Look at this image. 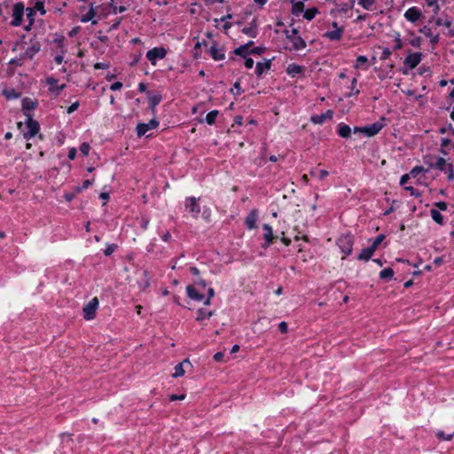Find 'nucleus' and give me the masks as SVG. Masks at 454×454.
I'll use <instances>...</instances> for the list:
<instances>
[{
    "mask_svg": "<svg viewBox=\"0 0 454 454\" xmlns=\"http://www.w3.org/2000/svg\"><path fill=\"white\" fill-rule=\"evenodd\" d=\"M425 163H427L429 168H436L448 174V180L454 179V170L451 163H448L443 158L436 157L433 158L427 156L424 158Z\"/></svg>",
    "mask_w": 454,
    "mask_h": 454,
    "instance_id": "nucleus-1",
    "label": "nucleus"
},
{
    "mask_svg": "<svg viewBox=\"0 0 454 454\" xmlns=\"http://www.w3.org/2000/svg\"><path fill=\"white\" fill-rule=\"evenodd\" d=\"M26 126L27 130L24 132L23 137L25 139L29 140L34 137L40 130V124L37 121L33 119V115L30 113H25Z\"/></svg>",
    "mask_w": 454,
    "mask_h": 454,
    "instance_id": "nucleus-2",
    "label": "nucleus"
},
{
    "mask_svg": "<svg viewBox=\"0 0 454 454\" xmlns=\"http://www.w3.org/2000/svg\"><path fill=\"white\" fill-rule=\"evenodd\" d=\"M354 238L351 234L347 233L341 235L337 239V245L345 254V256L351 254L353 250Z\"/></svg>",
    "mask_w": 454,
    "mask_h": 454,
    "instance_id": "nucleus-3",
    "label": "nucleus"
},
{
    "mask_svg": "<svg viewBox=\"0 0 454 454\" xmlns=\"http://www.w3.org/2000/svg\"><path fill=\"white\" fill-rule=\"evenodd\" d=\"M286 37L293 43V47L294 50H302L306 47L305 41L298 35V30L296 28H293L289 33L288 30L286 31Z\"/></svg>",
    "mask_w": 454,
    "mask_h": 454,
    "instance_id": "nucleus-4",
    "label": "nucleus"
},
{
    "mask_svg": "<svg viewBox=\"0 0 454 454\" xmlns=\"http://www.w3.org/2000/svg\"><path fill=\"white\" fill-rule=\"evenodd\" d=\"M98 307V299L94 297L83 308V317L86 320H91L96 317V311Z\"/></svg>",
    "mask_w": 454,
    "mask_h": 454,
    "instance_id": "nucleus-5",
    "label": "nucleus"
},
{
    "mask_svg": "<svg viewBox=\"0 0 454 454\" xmlns=\"http://www.w3.org/2000/svg\"><path fill=\"white\" fill-rule=\"evenodd\" d=\"M385 118H382L380 121H375L370 125L361 127V133H364L367 137H373L378 134L384 127Z\"/></svg>",
    "mask_w": 454,
    "mask_h": 454,
    "instance_id": "nucleus-6",
    "label": "nucleus"
},
{
    "mask_svg": "<svg viewBox=\"0 0 454 454\" xmlns=\"http://www.w3.org/2000/svg\"><path fill=\"white\" fill-rule=\"evenodd\" d=\"M24 14V4L20 2L16 3L13 6L12 10V20L11 21V25L13 27H19L22 23Z\"/></svg>",
    "mask_w": 454,
    "mask_h": 454,
    "instance_id": "nucleus-7",
    "label": "nucleus"
},
{
    "mask_svg": "<svg viewBox=\"0 0 454 454\" xmlns=\"http://www.w3.org/2000/svg\"><path fill=\"white\" fill-rule=\"evenodd\" d=\"M167 51L163 47H155L146 53L147 59L154 65L157 59H162L166 57Z\"/></svg>",
    "mask_w": 454,
    "mask_h": 454,
    "instance_id": "nucleus-8",
    "label": "nucleus"
},
{
    "mask_svg": "<svg viewBox=\"0 0 454 454\" xmlns=\"http://www.w3.org/2000/svg\"><path fill=\"white\" fill-rule=\"evenodd\" d=\"M198 199L195 197H188L184 203L185 209L193 214V217L197 218L200 213V207L198 203Z\"/></svg>",
    "mask_w": 454,
    "mask_h": 454,
    "instance_id": "nucleus-9",
    "label": "nucleus"
},
{
    "mask_svg": "<svg viewBox=\"0 0 454 454\" xmlns=\"http://www.w3.org/2000/svg\"><path fill=\"white\" fill-rule=\"evenodd\" d=\"M422 54L420 52L410 53L405 58L403 64L410 69L415 68L421 61Z\"/></svg>",
    "mask_w": 454,
    "mask_h": 454,
    "instance_id": "nucleus-10",
    "label": "nucleus"
},
{
    "mask_svg": "<svg viewBox=\"0 0 454 454\" xmlns=\"http://www.w3.org/2000/svg\"><path fill=\"white\" fill-rule=\"evenodd\" d=\"M208 53L213 59L218 61L225 59V53L223 47H219L218 44L214 42L208 49Z\"/></svg>",
    "mask_w": 454,
    "mask_h": 454,
    "instance_id": "nucleus-11",
    "label": "nucleus"
},
{
    "mask_svg": "<svg viewBox=\"0 0 454 454\" xmlns=\"http://www.w3.org/2000/svg\"><path fill=\"white\" fill-rule=\"evenodd\" d=\"M159 121L155 119H152L147 123H138L137 126V134L140 137L144 136L149 129L157 128Z\"/></svg>",
    "mask_w": 454,
    "mask_h": 454,
    "instance_id": "nucleus-12",
    "label": "nucleus"
},
{
    "mask_svg": "<svg viewBox=\"0 0 454 454\" xmlns=\"http://www.w3.org/2000/svg\"><path fill=\"white\" fill-rule=\"evenodd\" d=\"M422 16L421 11L418 7H411L404 12V18L411 22L415 23Z\"/></svg>",
    "mask_w": 454,
    "mask_h": 454,
    "instance_id": "nucleus-13",
    "label": "nucleus"
},
{
    "mask_svg": "<svg viewBox=\"0 0 454 454\" xmlns=\"http://www.w3.org/2000/svg\"><path fill=\"white\" fill-rule=\"evenodd\" d=\"M333 112L332 110H327L325 113L317 115H312L310 117V121L314 124H323L326 120H331L333 118Z\"/></svg>",
    "mask_w": 454,
    "mask_h": 454,
    "instance_id": "nucleus-14",
    "label": "nucleus"
},
{
    "mask_svg": "<svg viewBox=\"0 0 454 454\" xmlns=\"http://www.w3.org/2000/svg\"><path fill=\"white\" fill-rule=\"evenodd\" d=\"M187 296L196 301H202L204 294H200L195 287V286L189 285L186 286Z\"/></svg>",
    "mask_w": 454,
    "mask_h": 454,
    "instance_id": "nucleus-15",
    "label": "nucleus"
},
{
    "mask_svg": "<svg viewBox=\"0 0 454 454\" xmlns=\"http://www.w3.org/2000/svg\"><path fill=\"white\" fill-rule=\"evenodd\" d=\"M37 105H38V103L36 100H33L29 98H24L22 99L23 114H25V113H30V111H32L37 107Z\"/></svg>",
    "mask_w": 454,
    "mask_h": 454,
    "instance_id": "nucleus-16",
    "label": "nucleus"
},
{
    "mask_svg": "<svg viewBox=\"0 0 454 454\" xmlns=\"http://www.w3.org/2000/svg\"><path fill=\"white\" fill-rule=\"evenodd\" d=\"M262 229L264 231L263 236L266 241V244L263 245V247H267L273 242L275 237L273 235L272 228L268 223L263 224Z\"/></svg>",
    "mask_w": 454,
    "mask_h": 454,
    "instance_id": "nucleus-17",
    "label": "nucleus"
},
{
    "mask_svg": "<svg viewBox=\"0 0 454 454\" xmlns=\"http://www.w3.org/2000/svg\"><path fill=\"white\" fill-rule=\"evenodd\" d=\"M421 34L425 35L427 37L430 39V43L432 44H436L439 42V35H433L432 30L429 27L424 26L423 27L419 28V30Z\"/></svg>",
    "mask_w": 454,
    "mask_h": 454,
    "instance_id": "nucleus-18",
    "label": "nucleus"
},
{
    "mask_svg": "<svg viewBox=\"0 0 454 454\" xmlns=\"http://www.w3.org/2000/svg\"><path fill=\"white\" fill-rule=\"evenodd\" d=\"M271 67V60H266L265 62H258L255 66L254 73L257 76H261L265 71L270 70Z\"/></svg>",
    "mask_w": 454,
    "mask_h": 454,
    "instance_id": "nucleus-19",
    "label": "nucleus"
},
{
    "mask_svg": "<svg viewBox=\"0 0 454 454\" xmlns=\"http://www.w3.org/2000/svg\"><path fill=\"white\" fill-rule=\"evenodd\" d=\"M343 32V27H337V29H334L333 31H327L325 34V36L331 41H339L342 37Z\"/></svg>",
    "mask_w": 454,
    "mask_h": 454,
    "instance_id": "nucleus-20",
    "label": "nucleus"
},
{
    "mask_svg": "<svg viewBox=\"0 0 454 454\" xmlns=\"http://www.w3.org/2000/svg\"><path fill=\"white\" fill-rule=\"evenodd\" d=\"M46 82L50 86L49 90L55 91L57 95L66 87L65 84L58 86V80L53 77L47 78Z\"/></svg>",
    "mask_w": 454,
    "mask_h": 454,
    "instance_id": "nucleus-21",
    "label": "nucleus"
},
{
    "mask_svg": "<svg viewBox=\"0 0 454 454\" xmlns=\"http://www.w3.org/2000/svg\"><path fill=\"white\" fill-rule=\"evenodd\" d=\"M256 221H257V213H256V210H252L248 215L247 216L246 220H245V223L247 225V227L249 229V230H252L254 228H255V223H256Z\"/></svg>",
    "mask_w": 454,
    "mask_h": 454,
    "instance_id": "nucleus-22",
    "label": "nucleus"
},
{
    "mask_svg": "<svg viewBox=\"0 0 454 454\" xmlns=\"http://www.w3.org/2000/svg\"><path fill=\"white\" fill-rule=\"evenodd\" d=\"M98 8H99V6H95L94 4L91 3L90 4L89 12L81 18V21L88 22L90 20H92V19L95 17L96 13H97V10Z\"/></svg>",
    "mask_w": 454,
    "mask_h": 454,
    "instance_id": "nucleus-23",
    "label": "nucleus"
},
{
    "mask_svg": "<svg viewBox=\"0 0 454 454\" xmlns=\"http://www.w3.org/2000/svg\"><path fill=\"white\" fill-rule=\"evenodd\" d=\"M303 71V67L299 66L295 63L289 64L286 67V73L292 77L296 76L297 74H301Z\"/></svg>",
    "mask_w": 454,
    "mask_h": 454,
    "instance_id": "nucleus-24",
    "label": "nucleus"
},
{
    "mask_svg": "<svg viewBox=\"0 0 454 454\" xmlns=\"http://www.w3.org/2000/svg\"><path fill=\"white\" fill-rule=\"evenodd\" d=\"M214 315V311L200 308L197 310L196 321L201 322L205 318H210Z\"/></svg>",
    "mask_w": 454,
    "mask_h": 454,
    "instance_id": "nucleus-25",
    "label": "nucleus"
},
{
    "mask_svg": "<svg viewBox=\"0 0 454 454\" xmlns=\"http://www.w3.org/2000/svg\"><path fill=\"white\" fill-rule=\"evenodd\" d=\"M374 250L369 247L361 251V253L357 255V260L359 261H369L374 254Z\"/></svg>",
    "mask_w": 454,
    "mask_h": 454,
    "instance_id": "nucleus-26",
    "label": "nucleus"
},
{
    "mask_svg": "<svg viewBox=\"0 0 454 454\" xmlns=\"http://www.w3.org/2000/svg\"><path fill=\"white\" fill-rule=\"evenodd\" d=\"M338 134L343 138H348L351 135V129L345 123L339 124Z\"/></svg>",
    "mask_w": 454,
    "mask_h": 454,
    "instance_id": "nucleus-27",
    "label": "nucleus"
},
{
    "mask_svg": "<svg viewBox=\"0 0 454 454\" xmlns=\"http://www.w3.org/2000/svg\"><path fill=\"white\" fill-rule=\"evenodd\" d=\"M160 100H161V96L160 94H155V95L149 94L148 104H149V107L152 109L153 112H154L156 106L160 104Z\"/></svg>",
    "mask_w": 454,
    "mask_h": 454,
    "instance_id": "nucleus-28",
    "label": "nucleus"
},
{
    "mask_svg": "<svg viewBox=\"0 0 454 454\" xmlns=\"http://www.w3.org/2000/svg\"><path fill=\"white\" fill-rule=\"evenodd\" d=\"M293 6H292V13L294 16H299L301 12H304V3L302 1H292Z\"/></svg>",
    "mask_w": 454,
    "mask_h": 454,
    "instance_id": "nucleus-29",
    "label": "nucleus"
},
{
    "mask_svg": "<svg viewBox=\"0 0 454 454\" xmlns=\"http://www.w3.org/2000/svg\"><path fill=\"white\" fill-rule=\"evenodd\" d=\"M4 96L8 99H16L20 97V93L17 92L14 89H6L3 91Z\"/></svg>",
    "mask_w": 454,
    "mask_h": 454,
    "instance_id": "nucleus-30",
    "label": "nucleus"
},
{
    "mask_svg": "<svg viewBox=\"0 0 454 454\" xmlns=\"http://www.w3.org/2000/svg\"><path fill=\"white\" fill-rule=\"evenodd\" d=\"M430 215L435 223H437L440 225H443V216L442 215L439 210L433 208L430 211Z\"/></svg>",
    "mask_w": 454,
    "mask_h": 454,
    "instance_id": "nucleus-31",
    "label": "nucleus"
},
{
    "mask_svg": "<svg viewBox=\"0 0 454 454\" xmlns=\"http://www.w3.org/2000/svg\"><path fill=\"white\" fill-rule=\"evenodd\" d=\"M394 277V270L392 268H385L380 272V278L381 279L391 280Z\"/></svg>",
    "mask_w": 454,
    "mask_h": 454,
    "instance_id": "nucleus-32",
    "label": "nucleus"
},
{
    "mask_svg": "<svg viewBox=\"0 0 454 454\" xmlns=\"http://www.w3.org/2000/svg\"><path fill=\"white\" fill-rule=\"evenodd\" d=\"M184 363H189V361L186 359L184 362L179 363L175 366V368H174L175 372L173 374L174 377H181L184 374V372H185V371L184 369Z\"/></svg>",
    "mask_w": 454,
    "mask_h": 454,
    "instance_id": "nucleus-33",
    "label": "nucleus"
},
{
    "mask_svg": "<svg viewBox=\"0 0 454 454\" xmlns=\"http://www.w3.org/2000/svg\"><path fill=\"white\" fill-rule=\"evenodd\" d=\"M235 55H239L243 58H247L248 54H250V50L247 48V46L240 45L239 47L236 48L233 51Z\"/></svg>",
    "mask_w": 454,
    "mask_h": 454,
    "instance_id": "nucleus-34",
    "label": "nucleus"
},
{
    "mask_svg": "<svg viewBox=\"0 0 454 454\" xmlns=\"http://www.w3.org/2000/svg\"><path fill=\"white\" fill-rule=\"evenodd\" d=\"M309 175L312 176H317L320 180L325 179L328 175V171L325 169L317 170V169H311L309 171Z\"/></svg>",
    "mask_w": 454,
    "mask_h": 454,
    "instance_id": "nucleus-35",
    "label": "nucleus"
},
{
    "mask_svg": "<svg viewBox=\"0 0 454 454\" xmlns=\"http://www.w3.org/2000/svg\"><path fill=\"white\" fill-rule=\"evenodd\" d=\"M317 12L318 10L316 7L309 8L304 12L303 17L307 20H312Z\"/></svg>",
    "mask_w": 454,
    "mask_h": 454,
    "instance_id": "nucleus-36",
    "label": "nucleus"
},
{
    "mask_svg": "<svg viewBox=\"0 0 454 454\" xmlns=\"http://www.w3.org/2000/svg\"><path fill=\"white\" fill-rule=\"evenodd\" d=\"M218 114H219V112L217 110L210 111L206 115V121H207V123L209 124V125H213L215 122V119H216Z\"/></svg>",
    "mask_w": 454,
    "mask_h": 454,
    "instance_id": "nucleus-37",
    "label": "nucleus"
},
{
    "mask_svg": "<svg viewBox=\"0 0 454 454\" xmlns=\"http://www.w3.org/2000/svg\"><path fill=\"white\" fill-rule=\"evenodd\" d=\"M142 275H143V278H142V283H141V289L145 290L146 288H148L150 286V277H149V273L147 270H144Z\"/></svg>",
    "mask_w": 454,
    "mask_h": 454,
    "instance_id": "nucleus-38",
    "label": "nucleus"
},
{
    "mask_svg": "<svg viewBox=\"0 0 454 454\" xmlns=\"http://www.w3.org/2000/svg\"><path fill=\"white\" fill-rule=\"evenodd\" d=\"M40 50L39 46L32 45L28 47L25 51V56L28 59H32L35 53H37Z\"/></svg>",
    "mask_w": 454,
    "mask_h": 454,
    "instance_id": "nucleus-39",
    "label": "nucleus"
},
{
    "mask_svg": "<svg viewBox=\"0 0 454 454\" xmlns=\"http://www.w3.org/2000/svg\"><path fill=\"white\" fill-rule=\"evenodd\" d=\"M242 32L250 36V37H255L256 36V30H255V26H249V27H245L243 29H242Z\"/></svg>",
    "mask_w": 454,
    "mask_h": 454,
    "instance_id": "nucleus-40",
    "label": "nucleus"
},
{
    "mask_svg": "<svg viewBox=\"0 0 454 454\" xmlns=\"http://www.w3.org/2000/svg\"><path fill=\"white\" fill-rule=\"evenodd\" d=\"M375 3L376 0H358V4L362 5L365 10H372Z\"/></svg>",
    "mask_w": 454,
    "mask_h": 454,
    "instance_id": "nucleus-41",
    "label": "nucleus"
},
{
    "mask_svg": "<svg viewBox=\"0 0 454 454\" xmlns=\"http://www.w3.org/2000/svg\"><path fill=\"white\" fill-rule=\"evenodd\" d=\"M385 235L380 234L377 236L374 240L372 241V244L370 246L374 251L378 248V247L381 244V242L384 240Z\"/></svg>",
    "mask_w": 454,
    "mask_h": 454,
    "instance_id": "nucleus-42",
    "label": "nucleus"
},
{
    "mask_svg": "<svg viewBox=\"0 0 454 454\" xmlns=\"http://www.w3.org/2000/svg\"><path fill=\"white\" fill-rule=\"evenodd\" d=\"M368 62L367 57L364 55H360L356 59L355 67L360 68L363 65H365Z\"/></svg>",
    "mask_w": 454,
    "mask_h": 454,
    "instance_id": "nucleus-43",
    "label": "nucleus"
},
{
    "mask_svg": "<svg viewBox=\"0 0 454 454\" xmlns=\"http://www.w3.org/2000/svg\"><path fill=\"white\" fill-rule=\"evenodd\" d=\"M34 11H38L42 15H44L46 11L44 9V4L42 1H36L34 5Z\"/></svg>",
    "mask_w": 454,
    "mask_h": 454,
    "instance_id": "nucleus-44",
    "label": "nucleus"
},
{
    "mask_svg": "<svg viewBox=\"0 0 454 454\" xmlns=\"http://www.w3.org/2000/svg\"><path fill=\"white\" fill-rule=\"evenodd\" d=\"M421 172H427V169H425L421 166H416L411 170L410 175L416 177Z\"/></svg>",
    "mask_w": 454,
    "mask_h": 454,
    "instance_id": "nucleus-45",
    "label": "nucleus"
},
{
    "mask_svg": "<svg viewBox=\"0 0 454 454\" xmlns=\"http://www.w3.org/2000/svg\"><path fill=\"white\" fill-rule=\"evenodd\" d=\"M34 15H35L34 9L27 8V19L29 20V25L26 27V30H28L29 26H31L34 23Z\"/></svg>",
    "mask_w": 454,
    "mask_h": 454,
    "instance_id": "nucleus-46",
    "label": "nucleus"
},
{
    "mask_svg": "<svg viewBox=\"0 0 454 454\" xmlns=\"http://www.w3.org/2000/svg\"><path fill=\"white\" fill-rule=\"evenodd\" d=\"M436 437L440 440H443V441H450L453 437V434H445L444 432L442 431H438L436 433Z\"/></svg>",
    "mask_w": 454,
    "mask_h": 454,
    "instance_id": "nucleus-47",
    "label": "nucleus"
},
{
    "mask_svg": "<svg viewBox=\"0 0 454 454\" xmlns=\"http://www.w3.org/2000/svg\"><path fill=\"white\" fill-rule=\"evenodd\" d=\"M215 296V290L213 288H208L207 289V299L203 301V303L205 305H209L211 303V299Z\"/></svg>",
    "mask_w": 454,
    "mask_h": 454,
    "instance_id": "nucleus-48",
    "label": "nucleus"
},
{
    "mask_svg": "<svg viewBox=\"0 0 454 454\" xmlns=\"http://www.w3.org/2000/svg\"><path fill=\"white\" fill-rule=\"evenodd\" d=\"M90 146L88 143H82L80 146V152L84 155H89Z\"/></svg>",
    "mask_w": 454,
    "mask_h": 454,
    "instance_id": "nucleus-49",
    "label": "nucleus"
},
{
    "mask_svg": "<svg viewBox=\"0 0 454 454\" xmlns=\"http://www.w3.org/2000/svg\"><path fill=\"white\" fill-rule=\"evenodd\" d=\"M110 6H111V8L113 9V12H114V13H117V12H124L127 10V8H126L125 6H122V5H121V6H116V5H114V4H113V1L111 2Z\"/></svg>",
    "mask_w": 454,
    "mask_h": 454,
    "instance_id": "nucleus-50",
    "label": "nucleus"
},
{
    "mask_svg": "<svg viewBox=\"0 0 454 454\" xmlns=\"http://www.w3.org/2000/svg\"><path fill=\"white\" fill-rule=\"evenodd\" d=\"M115 248H116V245H114V244L107 245L106 249L104 250L105 255H106V256L111 255L114 252Z\"/></svg>",
    "mask_w": 454,
    "mask_h": 454,
    "instance_id": "nucleus-51",
    "label": "nucleus"
},
{
    "mask_svg": "<svg viewBox=\"0 0 454 454\" xmlns=\"http://www.w3.org/2000/svg\"><path fill=\"white\" fill-rule=\"evenodd\" d=\"M93 183V180H85L82 186L76 187V192H80L84 189L89 188Z\"/></svg>",
    "mask_w": 454,
    "mask_h": 454,
    "instance_id": "nucleus-52",
    "label": "nucleus"
},
{
    "mask_svg": "<svg viewBox=\"0 0 454 454\" xmlns=\"http://www.w3.org/2000/svg\"><path fill=\"white\" fill-rule=\"evenodd\" d=\"M422 43V39L419 36L414 37L411 40L410 43L415 48H420Z\"/></svg>",
    "mask_w": 454,
    "mask_h": 454,
    "instance_id": "nucleus-53",
    "label": "nucleus"
},
{
    "mask_svg": "<svg viewBox=\"0 0 454 454\" xmlns=\"http://www.w3.org/2000/svg\"><path fill=\"white\" fill-rule=\"evenodd\" d=\"M264 51H265V48L259 46V47H254V48L251 49L250 54L261 55Z\"/></svg>",
    "mask_w": 454,
    "mask_h": 454,
    "instance_id": "nucleus-54",
    "label": "nucleus"
},
{
    "mask_svg": "<svg viewBox=\"0 0 454 454\" xmlns=\"http://www.w3.org/2000/svg\"><path fill=\"white\" fill-rule=\"evenodd\" d=\"M436 26H444L446 27H450L451 26V21L450 20H446L445 21H442V19H437L435 20Z\"/></svg>",
    "mask_w": 454,
    "mask_h": 454,
    "instance_id": "nucleus-55",
    "label": "nucleus"
},
{
    "mask_svg": "<svg viewBox=\"0 0 454 454\" xmlns=\"http://www.w3.org/2000/svg\"><path fill=\"white\" fill-rule=\"evenodd\" d=\"M231 91L233 94H240L242 92L241 86L239 82H236L233 85V88H231Z\"/></svg>",
    "mask_w": 454,
    "mask_h": 454,
    "instance_id": "nucleus-56",
    "label": "nucleus"
},
{
    "mask_svg": "<svg viewBox=\"0 0 454 454\" xmlns=\"http://www.w3.org/2000/svg\"><path fill=\"white\" fill-rule=\"evenodd\" d=\"M392 52L388 48H385L381 53L380 59L386 60L391 56Z\"/></svg>",
    "mask_w": 454,
    "mask_h": 454,
    "instance_id": "nucleus-57",
    "label": "nucleus"
},
{
    "mask_svg": "<svg viewBox=\"0 0 454 454\" xmlns=\"http://www.w3.org/2000/svg\"><path fill=\"white\" fill-rule=\"evenodd\" d=\"M79 105H80V104H79V102H78V101H76V102L73 103V104H72V105L67 108V113L68 114H70L74 113V111H76V110L78 109Z\"/></svg>",
    "mask_w": 454,
    "mask_h": 454,
    "instance_id": "nucleus-58",
    "label": "nucleus"
},
{
    "mask_svg": "<svg viewBox=\"0 0 454 454\" xmlns=\"http://www.w3.org/2000/svg\"><path fill=\"white\" fill-rule=\"evenodd\" d=\"M395 44L394 46L395 51H397V50H400L403 48V43H402V40L400 39L399 35H397V37H395Z\"/></svg>",
    "mask_w": 454,
    "mask_h": 454,
    "instance_id": "nucleus-59",
    "label": "nucleus"
},
{
    "mask_svg": "<svg viewBox=\"0 0 454 454\" xmlns=\"http://www.w3.org/2000/svg\"><path fill=\"white\" fill-rule=\"evenodd\" d=\"M404 189L409 191L411 196L419 197L420 195L418 190L414 189L412 186H405Z\"/></svg>",
    "mask_w": 454,
    "mask_h": 454,
    "instance_id": "nucleus-60",
    "label": "nucleus"
},
{
    "mask_svg": "<svg viewBox=\"0 0 454 454\" xmlns=\"http://www.w3.org/2000/svg\"><path fill=\"white\" fill-rule=\"evenodd\" d=\"M244 59H245V63H244L245 67L247 69L252 68L254 67V60H253V59L247 58V57L244 58Z\"/></svg>",
    "mask_w": 454,
    "mask_h": 454,
    "instance_id": "nucleus-61",
    "label": "nucleus"
},
{
    "mask_svg": "<svg viewBox=\"0 0 454 454\" xmlns=\"http://www.w3.org/2000/svg\"><path fill=\"white\" fill-rule=\"evenodd\" d=\"M122 88V83L121 82H115L111 84L110 90H119Z\"/></svg>",
    "mask_w": 454,
    "mask_h": 454,
    "instance_id": "nucleus-62",
    "label": "nucleus"
},
{
    "mask_svg": "<svg viewBox=\"0 0 454 454\" xmlns=\"http://www.w3.org/2000/svg\"><path fill=\"white\" fill-rule=\"evenodd\" d=\"M434 206L439 208V210L445 211L447 209V203L444 201H439L434 204Z\"/></svg>",
    "mask_w": 454,
    "mask_h": 454,
    "instance_id": "nucleus-63",
    "label": "nucleus"
},
{
    "mask_svg": "<svg viewBox=\"0 0 454 454\" xmlns=\"http://www.w3.org/2000/svg\"><path fill=\"white\" fill-rule=\"evenodd\" d=\"M278 329L279 331L282 333H287V330H288V325L286 322H281L279 325H278Z\"/></svg>",
    "mask_w": 454,
    "mask_h": 454,
    "instance_id": "nucleus-64",
    "label": "nucleus"
}]
</instances>
